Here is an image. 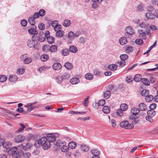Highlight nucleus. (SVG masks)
<instances>
[{"label": "nucleus", "mask_w": 158, "mask_h": 158, "mask_svg": "<svg viewBox=\"0 0 158 158\" xmlns=\"http://www.w3.org/2000/svg\"><path fill=\"white\" fill-rule=\"evenodd\" d=\"M42 146L44 150H48L51 147V143L47 141V139L45 137H42L40 140H37L34 143V146L36 148H38Z\"/></svg>", "instance_id": "1"}, {"label": "nucleus", "mask_w": 158, "mask_h": 158, "mask_svg": "<svg viewBox=\"0 0 158 158\" xmlns=\"http://www.w3.org/2000/svg\"><path fill=\"white\" fill-rule=\"evenodd\" d=\"M59 136V134L57 133H50L46 135V138L50 143L53 142L56 140V137Z\"/></svg>", "instance_id": "2"}, {"label": "nucleus", "mask_w": 158, "mask_h": 158, "mask_svg": "<svg viewBox=\"0 0 158 158\" xmlns=\"http://www.w3.org/2000/svg\"><path fill=\"white\" fill-rule=\"evenodd\" d=\"M120 126L125 129H132L134 127L133 124H129L128 121H124L121 122L120 123Z\"/></svg>", "instance_id": "3"}, {"label": "nucleus", "mask_w": 158, "mask_h": 158, "mask_svg": "<svg viewBox=\"0 0 158 158\" xmlns=\"http://www.w3.org/2000/svg\"><path fill=\"white\" fill-rule=\"evenodd\" d=\"M25 137L22 135H19L17 136L14 139L16 143L22 142L24 140Z\"/></svg>", "instance_id": "4"}, {"label": "nucleus", "mask_w": 158, "mask_h": 158, "mask_svg": "<svg viewBox=\"0 0 158 158\" xmlns=\"http://www.w3.org/2000/svg\"><path fill=\"white\" fill-rule=\"evenodd\" d=\"M44 39L47 40H53L54 38L50 34V32L48 31H46L44 33Z\"/></svg>", "instance_id": "5"}, {"label": "nucleus", "mask_w": 158, "mask_h": 158, "mask_svg": "<svg viewBox=\"0 0 158 158\" xmlns=\"http://www.w3.org/2000/svg\"><path fill=\"white\" fill-rule=\"evenodd\" d=\"M12 155L13 158H19L21 156L23 152L22 151H19L13 153Z\"/></svg>", "instance_id": "6"}, {"label": "nucleus", "mask_w": 158, "mask_h": 158, "mask_svg": "<svg viewBox=\"0 0 158 158\" xmlns=\"http://www.w3.org/2000/svg\"><path fill=\"white\" fill-rule=\"evenodd\" d=\"M155 12L153 11H148L147 13L146 16L148 19H152L155 18Z\"/></svg>", "instance_id": "7"}, {"label": "nucleus", "mask_w": 158, "mask_h": 158, "mask_svg": "<svg viewBox=\"0 0 158 158\" xmlns=\"http://www.w3.org/2000/svg\"><path fill=\"white\" fill-rule=\"evenodd\" d=\"M62 67L61 64L59 62L54 63L52 66L53 69L56 70H60L61 68Z\"/></svg>", "instance_id": "8"}, {"label": "nucleus", "mask_w": 158, "mask_h": 158, "mask_svg": "<svg viewBox=\"0 0 158 158\" xmlns=\"http://www.w3.org/2000/svg\"><path fill=\"white\" fill-rule=\"evenodd\" d=\"M138 107L139 111H144L147 109L146 106L145 104L143 103H141L139 104L138 105Z\"/></svg>", "instance_id": "9"}, {"label": "nucleus", "mask_w": 158, "mask_h": 158, "mask_svg": "<svg viewBox=\"0 0 158 158\" xmlns=\"http://www.w3.org/2000/svg\"><path fill=\"white\" fill-rule=\"evenodd\" d=\"M35 40H29L27 42L28 46L30 48L34 47L35 48Z\"/></svg>", "instance_id": "10"}, {"label": "nucleus", "mask_w": 158, "mask_h": 158, "mask_svg": "<svg viewBox=\"0 0 158 158\" xmlns=\"http://www.w3.org/2000/svg\"><path fill=\"white\" fill-rule=\"evenodd\" d=\"M79 79L76 77H73L70 80V82L72 84L74 85L77 84L79 82Z\"/></svg>", "instance_id": "11"}, {"label": "nucleus", "mask_w": 158, "mask_h": 158, "mask_svg": "<svg viewBox=\"0 0 158 158\" xmlns=\"http://www.w3.org/2000/svg\"><path fill=\"white\" fill-rule=\"evenodd\" d=\"M64 66L67 70H70L73 68L72 64L68 62H65Z\"/></svg>", "instance_id": "12"}, {"label": "nucleus", "mask_w": 158, "mask_h": 158, "mask_svg": "<svg viewBox=\"0 0 158 158\" xmlns=\"http://www.w3.org/2000/svg\"><path fill=\"white\" fill-rule=\"evenodd\" d=\"M18 77L16 75H12L10 76L9 80L10 82H15L18 80Z\"/></svg>", "instance_id": "13"}, {"label": "nucleus", "mask_w": 158, "mask_h": 158, "mask_svg": "<svg viewBox=\"0 0 158 158\" xmlns=\"http://www.w3.org/2000/svg\"><path fill=\"white\" fill-rule=\"evenodd\" d=\"M142 78L141 75L138 74L135 75L133 78L134 81L136 82H138L141 81Z\"/></svg>", "instance_id": "14"}, {"label": "nucleus", "mask_w": 158, "mask_h": 158, "mask_svg": "<svg viewBox=\"0 0 158 158\" xmlns=\"http://www.w3.org/2000/svg\"><path fill=\"white\" fill-rule=\"evenodd\" d=\"M118 66L116 64H112L108 65V68L111 71H114L116 70Z\"/></svg>", "instance_id": "15"}, {"label": "nucleus", "mask_w": 158, "mask_h": 158, "mask_svg": "<svg viewBox=\"0 0 158 158\" xmlns=\"http://www.w3.org/2000/svg\"><path fill=\"white\" fill-rule=\"evenodd\" d=\"M102 110L104 113L108 114L110 111V107L108 106H105L102 108Z\"/></svg>", "instance_id": "16"}, {"label": "nucleus", "mask_w": 158, "mask_h": 158, "mask_svg": "<svg viewBox=\"0 0 158 158\" xmlns=\"http://www.w3.org/2000/svg\"><path fill=\"white\" fill-rule=\"evenodd\" d=\"M131 112L133 115H137L139 112V110L137 108L133 107L131 109Z\"/></svg>", "instance_id": "17"}, {"label": "nucleus", "mask_w": 158, "mask_h": 158, "mask_svg": "<svg viewBox=\"0 0 158 158\" xmlns=\"http://www.w3.org/2000/svg\"><path fill=\"white\" fill-rule=\"evenodd\" d=\"M17 150V148L16 147H14L9 149L8 151V153L10 155H12L14 152H16Z\"/></svg>", "instance_id": "18"}, {"label": "nucleus", "mask_w": 158, "mask_h": 158, "mask_svg": "<svg viewBox=\"0 0 158 158\" xmlns=\"http://www.w3.org/2000/svg\"><path fill=\"white\" fill-rule=\"evenodd\" d=\"M49 58V56L46 54H43L40 57V59L43 61H46L48 60Z\"/></svg>", "instance_id": "19"}, {"label": "nucleus", "mask_w": 158, "mask_h": 158, "mask_svg": "<svg viewBox=\"0 0 158 158\" xmlns=\"http://www.w3.org/2000/svg\"><path fill=\"white\" fill-rule=\"evenodd\" d=\"M69 148L71 149L75 148L77 146L76 143L74 141H71L69 142L68 144Z\"/></svg>", "instance_id": "20"}, {"label": "nucleus", "mask_w": 158, "mask_h": 158, "mask_svg": "<svg viewBox=\"0 0 158 158\" xmlns=\"http://www.w3.org/2000/svg\"><path fill=\"white\" fill-rule=\"evenodd\" d=\"M81 148L83 151L87 152L89 151V147L86 145L83 144L81 145Z\"/></svg>", "instance_id": "21"}, {"label": "nucleus", "mask_w": 158, "mask_h": 158, "mask_svg": "<svg viewBox=\"0 0 158 158\" xmlns=\"http://www.w3.org/2000/svg\"><path fill=\"white\" fill-rule=\"evenodd\" d=\"M69 52L73 53H76L77 51V48L73 45L70 46L69 48Z\"/></svg>", "instance_id": "22"}, {"label": "nucleus", "mask_w": 158, "mask_h": 158, "mask_svg": "<svg viewBox=\"0 0 158 158\" xmlns=\"http://www.w3.org/2000/svg\"><path fill=\"white\" fill-rule=\"evenodd\" d=\"M32 146L31 143H27L25 146L23 145V144L21 145V147L23 150H27V149H29Z\"/></svg>", "instance_id": "23"}, {"label": "nucleus", "mask_w": 158, "mask_h": 158, "mask_svg": "<svg viewBox=\"0 0 158 158\" xmlns=\"http://www.w3.org/2000/svg\"><path fill=\"white\" fill-rule=\"evenodd\" d=\"M127 33L129 34L132 35L134 33L133 30L130 27H128L126 28Z\"/></svg>", "instance_id": "24"}, {"label": "nucleus", "mask_w": 158, "mask_h": 158, "mask_svg": "<svg viewBox=\"0 0 158 158\" xmlns=\"http://www.w3.org/2000/svg\"><path fill=\"white\" fill-rule=\"evenodd\" d=\"M156 111L153 110H148L147 112V114L148 115L151 116L152 117H153L156 114Z\"/></svg>", "instance_id": "25"}, {"label": "nucleus", "mask_w": 158, "mask_h": 158, "mask_svg": "<svg viewBox=\"0 0 158 158\" xmlns=\"http://www.w3.org/2000/svg\"><path fill=\"white\" fill-rule=\"evenodd\" d=\"M141 81L145 85L149 86L150 85V82L147 78H142Z\"/></svg>", "instance_id": "26"}, {"label": "nucleus", "mask_w": 158, "mask_h": 158, "mask_svg": "<svg viewBox=\"0 0 158 158\" xmlns=\"http://www.w3.org/2000/svg\"><path fill=\"white\" fill-rule=\"evenodd\" d=\"M153 99V96L152 95H148L145 98V99L146 102H150Z\"/></svg>", "instance_id": "27"}, {"label": "nucleus", "mask_w": 158, "mask_h": 158, "mask_svg": "<svg viewBox=\"0 0 158 158\" xmlns=\"http://www.w3.org/2000/svg\"><path fill=\"white\" fill-rule=\"evenodd\" d=\"M94 76L93 74L88 73L85 75V77L87 80H91L93 78Z\"/></svg>", "instance_id": "28"}, {"label": "nucleus", "mask_w": 158, "mask_h": 158, "mask_svg": "<svg viewBox=\"0 0 158 158\" xmlns=\"http://www.w3.org/2000/svg\"><path fill=\"white\" fill-rule=\"evenodd\" d=\"M120 108L121 110L124 111L127 109L128 108V106L127 104L125 103H123L121 104L120 105Z\"/></svg>", "instance_id": "29"}, {"label": "nucleus", "mask_w": 158, "mask_h": 158, "mask_svg": "<svg viewBox=\"0 0 158 158\" xmlns=\"http://www.w3.org/2000/svg\"><path fill=\"white\" fill-rule=\"evenodd\" d=\"M91 152L93 156H99L100 154V152L96 149L92 150Z\"/></svg>", "instance_id": "30"}, {"label": "nucleus", "mask_w": 158, "mask_h": 158, "mask_svg": "<svg viewBox=\"0 0 158 158\" xmlns=\"http://www.w3.org/2000/svg\"><path fill=\"white\" fill-rule=\"evenodd\" d=\"M110 92L109 90H106L104 94V97L106 99H107L110 97Z\"/></svg>", "instance_id": "31"}, {"label": "nucleus", "mask_w": 158, "mask_h": 158, "mask_svg": "<svg viewBox=\"0 0 158 158\" xmlns=\"http://www.w3.org/2000/svg\"><path fill=\"white\" fill-rule=\"evenodd\" d=\"M120 58L121 60L124 61L128 59V56L127 54H123L120 56Z\"/></svg>", "instance_id": "32"}, {"label": "nucleus", "mask_w": 158, "mask_h": 158, "mask_svg": "<svg viewBox=\"0 0 158 158\" xmlns=\"http://www.w3.org/2000/svg\"><path fill=\"white\" fill-rule=\"evenodd\" d=\"M2 145L3 146V148L6 149H9L10 148V143H8L7 142L3 143V142H2Z\"/></svg>", "instance_id": "33"}, {"label": "nucleus", "mask_w": 158, "mask_h": 158, "mask_svg": "<svg viewBox=\"0 0 158 158\" xmlns=\"http://www.w3.org/2000/svg\"><path fill=\"white\" fill-rule=\"evenodd\" d=\"M149 94V91L148 90H143L141 93V94L142 96H148Z\"/></svg>", "instance_id": "34"}, {"label": "nucleus", "mask_w": 158, "mask_h": 158, "mask_svg": "<svg viewBox=\"0 0 158 158\" xmlns=\"http://www.w3.org/2000/svg\"><path fill=\"white\" fill-rule=\"evenodd\" d=\"M19 125L22 127L19 128L16 131V132L17 133H19L22 131L25 127V126H24V124L22 123H20Z\"/></svg>", "instance_id": "35"}, {"label": "nucleus", "mask_w": 158, "mask_h": 158, "mask_svg": "<svg viewBox=\"0 0 158 158\" xmlns=\"http://www.w3.org/2000/svg\"><path fill=\"white\" fill-rule=\"evenodd\" d=\"M69 53V50L65 48L62 50V53L63 55L66 56L68 55Z\"/></svg>", "instance_id": "36"}, {"label": "nucleus", "mask_w": 158, "mask_h": 158, "mask_svg": "<svg viewBox=\"0 0 158 158\" xmlns=\"http://www.w3.org/2000/svg\"><path fill=\"white\" fill-rule=\"evenodd\" d=\"M57 47L55 45H52L49 48V50L51 52H53L56 50Z\"/></svg>", "instance_id": "37"}, {"label": "nucleus", "mask_w": 158, "mask_h": 158, "mask_svg": "<svg viewBox=\"0 0 158 158\" xmlns=\"http://www.w3.org/2000/svg\"><path fill=\"white\" fill-rule=\"evenodd\" d=\"M55 80L56 82L59 84H60L63 80L61 76H58L56 77L55 78Z\"/></svg>", "instance_id": "38"}, {"label": "nucleus", "mask_w": 158, "mask_h": 158, "mask_svg": "<svg viewBox=\"0 0 158 158\" xmlns=\"http://www.w3.org/2000/svg\"><path fill=\"white\" fill-rule=\"evenodd\" d=\"M123 111L121 110V109H118L117 112H116V114L118 115L119 116H123Z\"/></svg>", "instance_id": "39"}, {"label": "nucleus", "mask_w": 158, "mask_h": 158, "mask_svg": "<svg viewBox=\"0 0 158 158\" xmlns=\"http://www.w3.org/2000/svg\"><path fill=\"white\" fill-rule=\"evenodd\" d=\"M61 77L63 80L67 79L69 77V75L68 73H64Z\"/></svg>", "instance_id": "40"}, {"label": "nucleus", "mask_w": 158, "mask_h": 158, "mask_svg": "<svg viewBox=\"0 0 158 158\" xmlns=\"http://www.w3.org/2000/svg\"><path fill=\"white\" fill-rule=\"evenodd\" d=\"M105 100L104 99H102L100 100L98 103V106H103L105 103Z\"/></svg>", "instance_id": "41"}, {"label": "nucleus", "mask_w": 158, "mask_h": 158, "mask_svg": "<svg viewBox=\"0 0 158 158\" xmlns=\"http://www.w3.org/2000/svg\"><path fill=\"white\" fill-rule=\"evenodd\" d=\"M69 149V148L68 146L64 145H63V146L61 148V150L63 152H67V151Z\"/></svg>", "instance_id": "42"}, {"label": "nucleus", "mask_w": 158, "mask_h": 158, "mask_svg": "<svg viewBox=\"0 0 158 158\" xmlns=\"http://www.w3.org/2000/svg\"><path fill=\"white\" fill-rule=\"evenodd\" d=\"M32 59L31 58L27 57L25 58L24 60V63L25 64H29L32 61Z\"/></svg>", "instance_id": "43"}, {"label": "nucleus", "mask_w": 158, "mask_h": 158, "mask_svg": "<svg viewBox=\"0 0 158 158\" xmlns=\"http://www.w3.org/2000/svg\"><path fill=\"white\" fill-rule=\"evenodd\" d=\"M70 24V22L69 20L67 19L65 20L64 22L63 25L65 27H67L69 26Z\"/></svg>", "instance_id": "44"}, {"label": "nucleus", "mask_w": 158, "mask_h": 158, "mask_svg": "<svg viewBox=\"0 0 158 158\" xmlns=\"http://www.w3.org/2000/svg\"><path fill=\"white\" fill-rule=\"evenodd\" d=\"M7 80V77L5 75L0 76V81L2 82H4Z\"/></svg>", "instance_id": "45"}, {"label": "nucleus", "mask_w": 158, "mask_h": 158, "mask_svg": "<svg viewBox=\"0 0 158 158\" xmlns=\"http://www.w3.org/2000/svg\"><path fill=\"white\" fill-rule=\"evenodd\" d=\"M23 154H22L21 156H23L24 158H29L31 154L29 152L24 153L23 152Z\"/></svg>", "instance_id": "46"}, {"label": "nucleus", "mask_w": 158, "mask_h": 158, "mask_svg": "<svg viewBox=\"0 0 158 158\" xmlns=\"http://www.w3.org/2000/svg\"><path fill=\"white\" fill-rule=\"evenodd\" d=\"M70 113L73 114H85L86 113V112L83 111V112H78V111H74L71 110L70 111Z\"/></svg>", "instance_id": "47"}, {"label": "nucleus", "mask_w": 158, "mask_h": 158, "mask_svg": "<svg viewBox=\"0 0 158 158\" xmlns=\"http://www.w3.org/2000/svg\"><path fill=\"white\" fill-rule=\"evenodd\" d=\"M133 49L132 47L131 46L128 47L126 50V52L127 53H129L130 52H132L133 51Z\"/></svg>", "instance_id": "48"}, {"label": "nucleus", "mask_w": 158, "mask_h": 158, "mask_svg": "<svg viewBox=\"0 0 158 158\" xmlns=\"http://www.w3.org/2000/svg\"><path fill=\"white\" fill-rule=\"evenodd\" d=\"M16 111L17 112L20 113L23 112V114L27 113V111H24L23 108L22 107H19L17 109Z\"/></svg>", "instance_id": "49"}, {"label": "nucleus", "mask_w": 158, "mask_h": 158, "mask_svg": "<svg viewBox=\"0 0 158 158\" xmlns=\"http://www.w3.org/2000/svg\"><path fill=\"white\" fill-rule=\"evenodd\" d=\"M76 36H78V35H75ZM75 35H74V33L72 31H70L69 33V37L70 39H73L74 38Z\"/></svg>", "instance_id": "50"}, {"label": "nucleus", "mask_w": 158, "mask_h": 158, "mask_svg": "<svg viewBox=\"0 0 158 158\" xmlns=\"http://www.w3.org/2000/svg\"><path fill=\"white\" fill-rule=\"evenodd\" d=\"M157 107V105L155 103H152L149 106L150 110H154Z\"/></svg>", "instance_id": "51"}, {"label": "nucleus", "mask_w": 158, "mask_h": 158, "mask_svg": "<svg viewBox=\"0 0 158 158\" xmlns=\"http://www.w3.org/2000/svg\"><path fill=\"white\" fill-rule=\"evenodd\" d=\"M31 34H37L36 31L34 29H30L28 31Z\"/></svg>", "instance_id": "52"}, {"label": "nucleus", "mask_w": 158, "mask_h": 158, "mask_svg": "<svg viewBox=\"0 0 158 158\" xmlns=\"http://www.w3.org/2000/svg\"><path fill=\"white\" fill-rule=\"evenodd\" d=\"M116 64H119V66L123 67L125 65L126 62L125 61L123 62L120 61V62H116Z\"/></svg>", "instance_id": "53"}, {"label": "nucleus", "mask_w": 158, "mask_h": 158, "mask_svg": "<svg viewBox=\"0 0 158 158\" xmlns=\"http://www.w3.org/2000/svg\"><path fill=\"white\" fill-rule=\"evenodd\" d=\"M56 35L57 36L62 37L64 35V32L59 30L57 31Z\"/></svg>", "instance_id": "54"}, {"label": "nucleus", "mask_w": 158, "mask_h": 158, "mask_svg": "<svg viewBox=\"0 0 158 158\" xmlns=\"http://www.w3.org/2000/svg\"><path fill=\"white\" fill-rule=\"evenodd\" d=\"M62 143H61V142L60 140H56L54 142V144L57 146H61Z\"/></svg>", "instance_id": "55"}, {"label": "nucleus", "mask_w": 158, "mask_h": 158, "mask_svg": "<svg viewBox=\"0 0 158 158\" xmlns=\"http://www.w3.org/2000/svg\"><path fill=\"white\" fill-rule=\"evenodd\" d=\"M94 74L95 75L97 76H100L101 75V73L98 71V69H96L95 70L94 72Z\"/></svg>", "instance_id": "56"}, {"label": "nucleus", "mask_w": 158, "mask_h": 158, "mask_svg": "<svg viewBox=\"0 0 158 158\" xmlns=\"http://www.w3.org/2000/svg\"><path fill=\"white\" fill-rule=\"evenodd\" d=\"M152 117L148 115L146 116V119L147 120L149 121L151 123H152L153 122V120L152 118Z\"/></svg>", "instance_id": "57"}, {"label": "nucleus", "mask_w": 158, "mask_h": 158, "mask_svg": "<svg viewBox=\"0 0 158 158\" xmlns=\"http://www.w3.org/2000/svg\"><path fill=\"white\" fill-rule=\"evenodd\" d=\"M53 27L54 30L55 31H58L60 30V29L61 27V26L58 24L56 26H55Z\"/></svg>", "instance_id": "58"}, {"label": "nucleus", "mask_w": 158, "mask_h": 158, "mask_svg": "<svg viewBox=\"0 0 158 158\" xmlns=\"http://www.w3.org/2000/svg\"><path fill=\"white\" fill-rule=\"evenodd\" d=\"M139 37L143 39H146V36L144 32H142L140 33Z\"/></svg>", "instance_id": "59"}, {"label": "nucleus", "mask_w": 158, "mask_h": 158, "mask_svg": "<svg viewBox=\"0 0 158 158\" xmlns=\"http://www.w3.org/2000/svg\"><path fill=\"white\" fill-rule=\"evenodd\" d=\"M38 27L40 30H44L45 29L44 25L43 23H40L39 24Z\"/></svg>", "instance_id": "60"}, {"label": "nucleus", "mask_w": 158, "mask_h": 158, "mask_svg": "<svg viewBox=\"0 0 158 158\" xmlns=\"http://www.w3.org/2000/svg\"><path fill=\"white\" fill-rule=\"evenodd\" d=\"M73 155L75 157H77L79 156H80V152L78 150L76 151L75 152L73 153Z\"/></svg>", "instance_id": "61"}, {"label": "nucleus", "mask_w": 158, "mask_h": 158, "mask_svg": "<svg viewBox=\"0 0 158 158\" xmlns=\"http://www.w3.org/2000/svg\"><path fill=\"white\" fill-rule=\"evenodd\" d=\"M136 44L138 45H141L143 43V40H135Z\"/></svg>", "instance_id": "62"}, {"label": "nucleus", "mask_w": 158, "mask_h": 158, "mask_svg": "<svg viewBox=\"0 0 158 158\" xmlns=\"http://www.w3.org/2000/svg\"><path fill=\"white\" fill-rule=\"evenodd\" d=\"M126 79L127 82L130 83L133 81V78L131 76H127Z\"/></svg>", "instance_id": "63"}, {"label": "nucleus", "mask_w": 158, "mask_h": 158, "mask_svg": "<svg viewBox=\"0 0 158 158\" xmlns=\"http://www.w3.org/2000/svg\"><path fill=\"white\" fill-rule=\"evenodd\" d=\"M39 14L40 16H43L45 14V11L43 9H41L39 11Z\"/></svg>", "instance_id": "64"}]
</instances>
